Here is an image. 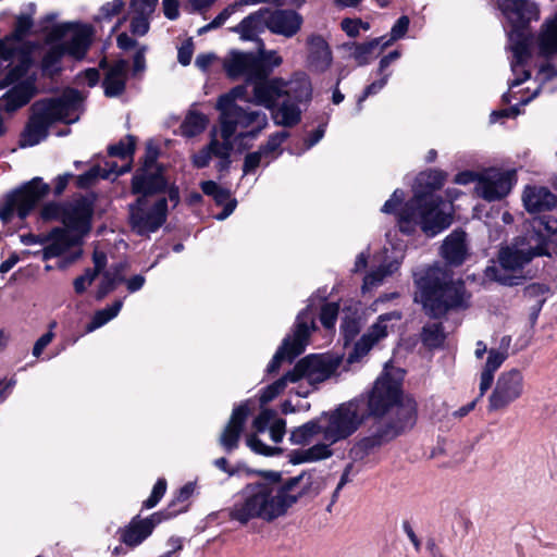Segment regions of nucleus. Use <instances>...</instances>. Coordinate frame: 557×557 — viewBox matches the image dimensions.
Listing matches in <instances>:
<instances>
[{"label": "nucleus", "instance_id": "4", "mask_svg": "<svg viewBox=\"0 0 557 557\" xmlns=\"http://www.w3.org/2000/svg\"><path fill=\"white\" fill-rule=\"evenodd\" d=\"M252 98V88L247 84L238 85L219 97L216 109L220 111L222 139L232 140L234 136L256 138L268 126V115L264 111L236 103L239 99L256 104Z\"/></svg>", "mask_w": 557, "mask_h": 557}, {"label": "nucleus", "instance_id": "14", "mask_svg": "<svg viewBox=\"0 0 557 557\" xmlns=\"http://www.w3.org/2000/svg\"><path fill=\"white\" fill-rule=\"evenodd\" d=\"M533 259L557 252V221L546 218L534 219L530 227L515 240Z\"/></svg>", "mask_w": 557, "mask_h": 557}, {"label": "nucleus", "instance_id": "1", "mask_svg": "<svg viewBox=\"0 0 557 557\" xmlns=\"http://www.w3.org/2000/svg\"><path fill=\"white\" fill-rule=\"evenodd\" d=\"M282 63V58L274 51L261 50L260 53L232 52L224 63L227 75L233 78L245 77V84L253 91L252 101L269 110L276 108L273 119L275 124L290 127L300 121L299 103L311 99L312 88L305 74H297L285 82L269 78L273 69Z\"/></svg>", "mask_w": 557, "mask_h": 557}, {"label": "nucleus", "instance_id": "41", "mask_svg": "<svg viewBox=\"0 0 557 557\" xmlns=\"http://www.w3.org/2000/svg\"><path fill=\"white\" fill-rule=\"evenodd\" d=\"M540 50L544 55L557 53V17L546 25L540 37Z\"/></svg>", "mask_w": 557, "mask_h": 557}, {"label": "nucleus", "instance_id": "61", "mask_svg": "<svg viewBox=\"0 0 557 557\" xmlns=\"http://www.w3.org/2000/svg\"><path fill=\"white\" fill-rule=\"evenodd\" d=\"M270 437L274 443L282 442L285 431H286V422L284 419L278 418L277 416L273 420L272 424L270 425Z\"/></svg>", "mask_w": 557, "mask_h": 557}, {"label": "nucleus", "instance_id": "39", "mask_svg": "<svg viewBox=\"0 0 557 557\" xmlns=\"http://www.w3.org/2000/svg\"><path fill=\"white\" fill-rule=\"evenodd\" d=\"M122 306H123L122 300H115L112 306L101 309V310H98L94 314L91 321L87 324V326H86L87 332H92V331L101 327L109 321H111L113 318H115L119 314Z\"/></svg>", "mask_w": 557, "mask_h": 557}, {"label": "nucleus", "instance_id": "46", "mask_svg": "<svg viewBox=\"0 0 557 557\" xmlns=\"http://www.w3.org/2000/svg\"><path fill=\"white\" fill-rule=\"evenodd\" d=\"M201 189L206 195L212 196L213 199L219 205H223L230 201V191L225 188L220 187L216 183L212 181L203 182L201 184Z\"/></svg>", "mask_w": 557, "mask_h": 557}, {"label": "nucleus", "instance_id": "63", "mask_svg": "<svg viewBox=\"0 0 557 557\" xmlns=\"http://www.w3.org/2000/svg\"><path fill=\"white\" fill-rule=\"evenodd\" d=\"M115 287H116V285L111 280V274H107L106 271H104L102 273L101 282H100V284L98 286V290H97V295H96L97 299L104 298L109 293L114 290Z\"/></svg>", "mask_w": 557, "mask_h": 557}, {"label": "nucleus", "instance_id": "6", "mask_svg": "<svg viewBox=\"0 0 557 557\" xmlns=\"http://www.w3.org/2000/svg\"><path fill=\"white\" fill-rule=\"evenodd\" d=\"M451 206L441 197L417 193L398 216V225L404 234H411L419 225L428 236H435L451 224Z\"/></svg>", "mask_w": 557, "mask_h": 557}, {"label": "nucleus", "instance_id": "13", "mask_svg": "<svg viewBox=\"0 0 557 557\" xmlns=\"http://www.w3.org/2000/svg\"><path fill=\"white\" fill-rule=\"evenodd\" d=\"M311 305L297 315L293 335L284 338L282 346L268 366V372H275L284 359L293 360L305 350L310 334L317 329Z\"/></svg>", "mask_w": 557, "mask_h": 557}, {"label": "nucleus", "instance_id": "53", "mask_svg": "<svg viewBox=\"0 0 557 557\" xmlns=\"http://www.w3.org/2000/svg\"><path fill=\"white\" fill-rule=\"evenodd\" d=\"M276 412L274 410L264 409L262 410L253 420L252 426L257 433H263L270 429L273 420L276 417Z\"/></svg>", "mask_w": 557, "mask_h": 557}, {"label": "nucleus", "instance_id": "58", "mask_svg": "<svg viewBox=\"0 0 557 557\" xmlns=\"http://www.w3.org/2000/svg\"><path fill=\"white\" fill-rule=\"evenodd\" d=\"M102 175V169L98 165L92 166L86 173L77 177L78 187L85 188L91 186Z\"/></svg>", "mask_w": 557, "mask_h": 557}, {"label": "nucleus", "instance_id": "25", "mask_svg": "<svg viewBox=\"0 0 557 557\" xmlns=\"http://www.w3.org/2000/svg\"><path fill=\"white\" fill-rule=\"evenodd\" d=\"M301 24L302 17L293 10L268 9V29L273 34L290 38L299 32Z\"/></svg>", "mask_w": 557, "mask_h": 557}, {"label": "nucleus", "instance_id": "26", "mask_svg": "<svg viewBox=\"0 0 557 557\" xmlns=\"http://www.w3.org/2000/svg\"><path fill=\"white\" fill-rule=\"evenodd\" d=\"M100 66L106 70L102 86L107 97H117L125 90L127 79L128 63L125 60H119L113 64H108L106 60L100 62Z\"/></svg>", "mask_w": 557, "mask_h": 557}, {"label": "nucleus", "instance_id": "15", "mask_svg": "<svg viewBox=\"0 0 557 557\" xmlns=\"http://www.w3.org/2000/svg\"><path fill=\"white\" fill-rule=\"evenodd\" d=\"M27 71L28 65L25 62H20L0 81V90L13 85V87L0 98V114L15 112L27 104L35 96L36 89L30 81L25 79L18 82L26 75Z\"/></svg>", "mask_w": 557, "mask_h": 557}, {"label": "nucleus", "instance_id": "29", "mask_svg": "<svg viewBox=\"0 0 557 557\" xmlns=\"http://www.w3.org/2000/svg\"><path fill=\"white\" fill-rule=\"evenodd\" d=\"M522 199L529 212L547 211L557 206V197L546 187H527Z\"/></svg>", "mask_w": 557, "mask_h": 557}, {"label": "nucleus", "instance_id": "49", "mask_svg": "<svg viewBox=\"0 0 557 557\" xmlns=\"http://www.w3.org/2000/svg\"><path fill=\"white\" fill-rule=\"evenodd\" d=\"M287 382H290V381H289V377H287V373H286L283 377L278 379L274 383L267 386L260 396L261 403L267 404V403L273 400L277 395H280L284 391V388L287 385Z\"/></svg>", "mask_w": 557, "mask_h": 557}, {"label": "nucleus", "instance_id": "16", "mask_svg": "<svg viewBox=\"0 0 557 557\" xmlns=\"http://www.w3.org/2000/svg\"><path fill=\"white\" fill-rule=\"evenodd\" d=\"M400 379H395L388 372L379 376L369 395L366 406L368 416L385 417L401 398Z\"/></svg>", "mask_w": 557, "mask_h": 557}, {"label": "nucleus", "instance_id": "59", "mask_svg": "<svg viewBox=\"0 0 557 557\" xmlns=\"http://www.w3.org/2000/svg\"><path fill=\"white\" fill-rule=\"evenodd\" d=\"M389 74H384L379 81L370 84L358 99V110H361V103L372 95L379 92L387 83Z\"/></svg>", "mask_w": 557, "mask_h": 557}, {"label": "nucleus", "instance_id": "55", "mask_svg": "<svg viewBox=\"0 0 557 557\" xmlns=\"http://www.w3.org/2000/svg\"><path fill=\"white\" fill-rule=\"evenodd\" d=\"M150 16L134 14L131 20V32L135 36H144L150 28Z\"/></svg>", "mask_w": 557, "mask_h": 557}, {"label": "nucleus", "instance_id": "3", "mask_svg": "<svg viewBox=\"0 0 557 557\" xmlns=\"http://www.w3.org/2000/svg\"><path fill=\"white\" fill-rule=\"evenodd\" d=\"M92 213V202L86 197H81L63 208L54 203L45 206L42 218L52 219L60 215L65 228L52 230L50 243L42 249V259L59 257L70 248L79 246L82 238L90 231Z\"/></svg>", "mask_w": 557, "mask_h": 557}, {"label": "nucleus", "instance_id": "62", "mask_svg": "<svg viewBox=\"0 0 557 557\" xmlns=\"http://www.w3.org/2000/svg\"><path fill=\"white\" fill-rule=\"evenodd\" d=\"M409 17L406 15L400 16L391 30V40H397L401 38L408 30L409 27Z\"/></svg>", "mask_w": 557, "mask_h": 557}, {"label": "nucleus", "instance_id": "51", "mask_svg": "<svg viewBox=\"0 0 557 557\" xmlns=\"http://www.w3.org/2000/svg\"><path fill=\"white\" fill-rule=\"evenodd\" d=\"M287 132H277L272 134L267 144L262 145L260 149L269 157L271 160L274 158L273 153L280 148V146L285 141L288 137Z\"/></svg>", "mask_w": 557, "mask_h": 557}, {"label": "nucleus", "instance_id": "10", "mask_svg": "<svg viewBox=\"0 0 557 557\" xmlns=\"http://www.w3.org/2000/svg\"><path fill=\"white\" fill-rule=\"evenodd\" d=\"M324 440L337 443L354 434L368 417L364 399H354L339 405L335 410L323 412Z\"/></svg>", "mask_w": 557, "mask_h": 557}, {"label": "nucleus", "instance_id": "12", "mask_svg": "<svg viewBox=\"0 0 557 557\" xmlns=\"http://www.w3.org/2000/svg\"><path fill=\"white\" fill-rule=\"evenodd\" d=\"M49 185L40 177H35L7 195L0 205V220L9 223L16 213L20 219H25L36 205L48 194Z\"/></svg>", "mask_w": 557, "mask_h": 557}, {"label": "nucleus", "instance_id": "50", "mask_svg": "<svg viewBox=\"0 0 557 557\" xmlns=\"http://www.w3.org/2000/svg\"><path fill=\"white\" fill-rule=\"evenodd\" d=\"M263 160L265 161V164H269L271 158H269L260 148L257 151L248 153L244 160V174L253 172L260 164H262Z\"/></svg>", "mask_w": 557, "mask_h": 557}, {"label": "nucleus", "instance_id": "56", "mask_svg": "<svg viewBox=\"0 0 557 557\" xmlns=\"http://www.w3.org/2000/svg\"><path fill=\"white\" fill-rule=\"evenodd\" d=\"M158 0H132L131 9L134 14L151 16L157 7Z\"/></svg>", "mask_w": 557, "mask_h": 557}, {"label": "nucleus", "instance_id": "36", "mask_svg": "<svg viewBox=\"0 0 557 557\" xmlns=\"http://www.w3.org/2000/svg\"><path fill=\"white\" fill-rule=\"evenodd\" d=\"M512 51L511 70L515 74L518 73L520 67H523L528 59L530 58L529 44L520 33H512L510 35Z\"/></svg>", "mask_w": 557, "mask_h": 557}, {"label": "nucleus", "instance_id": "31", "mask_svg": "<svg viewBox=\"0 0 557 557\" xmlns=\"http://www.w3.org/2000/svg\"><path fill=\"white\" fill-rule=\"evenodd\" d=\"M92 28L88 25L72 29L70 38L62 44L65 52L75 59H83L91 44Z\"/></svg>", "mask_w": 557, "mask_h": 557}, {"label": "nucleus", "instance_id": "47", "mask_svg": "<svg viewBox=\"0 0 557 557\" xmlns=\"http://www.w3.org/2000/svg\"><path fill=\"white\" fill-rule=\"evenodd\" d=\"M134 149H135V140L132 136H127L125 138V140H121L120 143L110 146L108 151L111 157H119L121 159H126L133 154Z\"/></svg>", "mask_w": 557, "mask_h": 557}, {"label": "nucleus", "instance_id": "52", "mask_svg": "<svg viewBox=\"0 0 557 557\" xmlns=\"http://www.w3.org/2000/svg\"><path fill=\"white\" fill-rule=\"evenodd\" d=\"M507 358V352L498 351L496 349L488 350L487 360L482 371L493 374L500 368Z\"/></svg>", "mask_w": 557, "mask_h": 557}, {"label": "nucleus", "instance_id": "28", "mask_svg": "<svg viewBox=\"0 0 557 557\" xmlns=\"http://www.w3.org/2000/svg\"><path fill=\"white\" fill-rule=\"evenodd\" d=\"M308 61L310 66L317 72H325L332 64V52L320 35H311L308 38Z\"/></svg>", "mask_w": 557, "mask_h": 557}, {"label": "nucleus", "instance_id": "2", "mask_svg": "<svg viewBox=\"0 0 557 557\" xmlns=\"http://www.w3.org/2000/svg\"><path fill=\"white\" fill-rule=\"evenodd\" d=\"M327 485V478L314 471L281 481L272 472L268 481L247 484L226 509L231 520L247 524L252 519L272 521L283 516L299 498L315 497Z\"/></svg>", "mask_w": 557, "mask_h": 557}, {"label": "nucleus", "instance_id": "18", "mask_svg": "<svg viewBox=\"0 0 557 557\" xmlns=\"http://www.w3.org/2000/svg\"><path fill=\"white\" fill-rule=\"evenodd\" d=\"M516 180L515 170L485 169L479 173L474 190L486 201H499L510 193Z\"/></svg>", "mask_w": 557, "mask_h": 557}, {"label": "nucleus", "instance_id": "22", "mask_svg": "<svg viewBox=\"0 0 557 557\" xmlns=\"http://www.w3.org/2000/svg\"><path fill=\"white\" fill-rule=\"evenodd\" d=\"M497 5L513 27L524 26L539 18V9L531 0H498Z\"/></svg>", "mask_w": 557, "mask_h": 557}, {"label": "nucleus", "instance_id": "64", "mask_svg": "<svg viewBox=\"0 0 557 557\" xmlns=\"http://www.w3.org/2000/svg\"><path fill=\"white\" fill-rule=\"evenodd\" d=\"M405 194L400 189H396L392 197L385 201L382 207V212L392 213L396 210L397 206L404 200Z\"/></svg>", "mask_w": 557, "mask_h": 557}, {"label": "nucleus", "instance_id": "17", "mask_svg": "<svg viewBox=\"0 0 557 557\" xmlns=\"http://www.w3.org/2000/svg\"><path fill=\"white\" fill-rule=\"evenodd\" d=\"M339 363L338 358L331 356H307L299 360L292 371L287 372V377L290 382L306 380L310 385H315L333 375Z\"/></svg>", "mask_w": 557, "mask_h": 557}, {"label": "nucleus", "instance_id": "5", "mask_svg": "<svg viewBox=\"0 0 557 557\" xmlns=\"http://www.w3.org/2000/svg\"><path fill=\"white\" fill-rule=\"evenodd\" d=\"M82 95L69 89L57 98L38 100L33 103L32 114L20 139L21 147H33L47 138L49 127L57 122L73 123L82 102Z\"/></svg>", "mask_w": 557, "mask_h": 557}, {"label": "nucleus", "instance_id": "21", "mask_svg": "<svg viewBox=\"0 0 557 557\" xmlns=\"http://www.w3.org/2000/svg\"><path fill=\"white\" fill-rule=\"evenodd\" d=\"M171 517L172 513H164L162 511L154 512L146 519H139L138 517H135L122 531L121 539L127 546L135 547L143 543L162 520L169 519Z\"/></svg>", "mask_w": 557, "mask_h": 557}, {"label": "nucleus", "instance_id": "7", "mask_svg": "<svg viewBox=\"0 0 557 557\" xmlns=\"http://www.w3.org/2000/svg\"><path fill=\"white\" fill-rule=\"evenodd\" d=\"M421 302L425 313L434 319L444 317L450 310L468 307L465 284L453 281L440 269L429 270L418 282Z\"/></svg>", "mask_w": 557, "mask_h": 557}, {"label": "nucleus", "instance_id": "45", "mask_svg": "<svg viewBox=\"0 0 557 557\" xmlns=\"http://www.w3.org/2000/svg\"><path fill=\"white\" fill-rule=\"evenodd\" d=\"M339 306L336 302H326L321 307L320 321L326 330H333L337 321Z\"/></svg>", "mask_w": 557, "mask_h": 557}, {"label": "nucleus", "instance_id": "27", "mask_svg": "<svg viewBox=\"0 0 557 557\" xmlns=\"http://www.w3.org/2000/svg\"><path fill=\"white\" fill-rule=\"evenodd\" d=\"M468 255L467 234L461 230H455L442 245V256L450 265H460Z\"/></svg>", "mask_w": 557, "mask_h": 557}, {"label": "nucleus", "instance_id": "33", "mask_svg": "<svg viewBox=\"0 0 557 557\" xmlns=\"http://www.w3.org/2000/svg\"><path fill=\"white\" fill-rule=\"evenodd\" d=\"M333 444L334 443H330L323 440V442L318 443L307 449L293 451L290 455V460L293 463L297 465L327 459L333 455V450L331 448Z\"/></svg>", "mask_w": 557, "mask_h": 557}, {"label": "nucleus", "instance_id": "24", "mask_svg": "<svg viewBox=\"0 0 557 557\" xmlns=\"http://www.w3.org/2000/svg\"><path fill=\"white\" fill-rule=\"evenodd\" d=\"M401 317V312L397 310L381 314L377 321L356 343V354L358 356L366 355L375 343L387 336L389 329L387 323L391 321H399Z\"/></svg>", "mask_w": 557, "mask_h": 557}, {"label": "nucleus", "instance_id": "20", "mask_svg": "<svg viewBox=\"0 0 557 557\" xmlns=\"http://www.w3.org/2000/svg\"><path fill=\"white\" fill-rule=\"evenodd\" d=\"M523 393V376L518 370H510L499 375L490 396V409L500 410L520 398Z\"/></svg>", "mask_w": 557, "mask_h": 557}, {"label": "nucleus", "instance_id": "9", "mask_svg": "<svg viewBox=\"0 0 557 557\" xmlns=\"http://www.w3.org/2000/svg\"><path fill=\"white\" fill-rule=\"evenodd\" d=\"M416 401L408 396H401L395 407L372 426L369 436L363 437L358 446L369 451L389 442L406 429L412 428L416 422Z\"/></svg>", "mask_w": 557, "mask_h": 557}, {"label": "nucleus", "instance_id": "57", "mask_svg": "<svg viewBox=\"0 0 557 557\" xmlns=\"http://www.w3.org/2000/svg\"><path fill=\"white\" fill-rule=\"evenodd\" d=\"M33 27V20L28 15H21L16 18L14 37L18 40L25 38Z\"/></svg>", "mask_w": 557, "mask_h": 557}, {"label": "nucleus", "instance_id": "8", "mask_svg": "<svg viewBox=\"0 0 557 557\" xmlns=\"http://www.w3.org/2000/svg\"><path fill=\"white\" fill-rule=\"evenodd\" d=\"M168 198L163 191H132L138 195L135 202L128 205V220L132 231L144 236L158 231L166 221L168 201L176 207L180 193L176 187H170Z\"/></svg>", "mask_w": 557, "mask_h": 557}, {"label": "nucleus", "instance_id": "37", "mask_svg": "<svg viewBox=\"0 0 557 557\" xmlns=\"http://www.w3.org/2000/svg\"><path fill=\"white\" fill-rule=\"evenodd\" d=\"M208 124L205 114L198 111H189L181 124V133L185 137H194L202 133Z\"/></svg>", "mask_w": 557, "mask_h": 557}, {"label": "nucleus", "instance_id": "19", "mask_svg": "<svg viewBox=\"0 0 557 557\" xmlns=\"http://www.w3.org/2000/svg\"><path fill=\"white\" fill-rule=\"evenodd\" d=\"M157 149L149 146L144 165L136 171L132 178V191H166L168 182L157 164Z\"/></svg>", "mask_w": 557, "mask_h": 557}, {"label": "nucleus", "instance_id": "48", "mask_svg": "<svg viewBox=\"0 0 557 557\" xmlns=\"http://www.w3.org/2000/svg\"><path fill=\"white\" fill-rule=\"evenodd\" d=\"M233 141L230 139H222V147L215 151V158L219 159L216 169L220 172L227 171L231 164V153L233 151Z\"/></svg>", "mask_w": 557, "mask_h": 557}, {"label": "nucleus", "instance_id": "54", "mask_svg": "<svg viewBox=\"0 0 557 557\" xmlns=\"http://www.w3.org/2000/svg\"><path fill=\"white\" fill-rule=\"evenodd\" d=\"M246 442L251 450L263 456H274L281 453L280 448L271 447L262 443V441L259 440L257 435L248 436Z\"/></svg>", "mask_w": 557, "mask_h": 557}, {"label": "nucleus", "instance_id": "11", "mask_svg": "<svg viewBox=\"0 0 557 557\" xmlns=\"http://www.w3.org/2000/svg\"><path fill=\"white\" fill-rule=\"evenodd\" d=\"M531 261L530 255L513 242L499 250L498 265L487 268L486 275L504 286L522 285L528 278L523 268Z\"/></svg>", "mask_w": 557, "mask_h": 557}, {"label": "nucleus", "instance_id": "23", "mask_svg": "<svg viewBox=\"0 0 557 557\" xmlns=\"http://www.w3.org/2000/svg\"><path fill=\"white\" fill-rule=\"evenodd\" d=\"M248 416L247 404L238 405L233 409L231 418L219 437V444L226 453H232L238 447Z\"/></svg>", "mask_w": 557, "mask_h": 557}, {"label": "nucleus", "instance_id": "38", "mask_svg": "<svg viewBox=\"0 0 557 557\" xmlns=\"http://www.w3.org/2000/svg\"><path fill=\"white\" fill-rule=\"evenodd\" d=\"M421 341L430 349L441 347L445 341L442 323L433 322L425 324L421 332Z\"/></svg>", "mask_w": 557, "mask_h": 557}, {"label": "nucleus", "instance_id": "42", "mask_svg": "<svg viewBox=\"0 0 557 557\" xmlns=\"http://www.w3.org/2000/svg\"><path fill=\"white\" fill-rule=\"evenodd\" d=\"M446 181V174L440 170H429L420 173L417 178L418 184L432 193L441 189Z\"/></svg>", "mask_w": 557, "mask_h": 557}, {"label": "nucleus", "instance_id": "40", "mask_svg": "<svg viewBox=\"0 0 557 557\" xmlns=\"http://www.w3.org/2000/svg\"><path fill=\"white\" fill-rule=\"evenodd\" d=\"M221 147L222 141L216 138V132L213 131L210 143L193 156V164L198 169L208 166L212 157H215V151Z\"/></svg>", "mask_w": 557, "mask_h": 557}, {"label": "nucleus", "instance_id": "43", "mask_svg": "<svg viewBox=\"0 0 557 557\" xmlns=\"http://www.w3.org/2000/svg\"><path fill=\"white\" fill-rule=\"evenodd\" d=\"M399 268V263L397 261H391L386 264L380 265L376 270L371 271L364 277V285L373 286L383 281L384 277L392 275Z\"/></svg>", "mask_w": 557, "mask_h": 557}, {"label": "nucleus", "instance_id": "32", "mask_svg": "<svg viewBox=\"0 0 557 557\" xmlns=\"http://www.w3.org/2000/svg\"><path fill=\"white\" fill-rule=\"evenodd\" d=\"M284 0H237L234 3L223 9L209 24L198 29V35H203L210 30L221 27L232 14L237 12L245 5L258 4V3H276L281 4Z\"/></svg>", "mask_w": 557, "mask_h": 557}, {"label": "nucleus", "instance_id": "60", "mask_svg": "<svg viewBox=\"0 0 557 557\" xmlns=\"http://www.w3.org/2000/svg\"><path fill=\"white\" fill-rule=\"evenodd\" d=\"M97 272H92L91 269H87L85 273L74 280V289L77 294H82L86 288L92 284L97 277Z\"/></svg>", "mask_w": 557, "mask_h": 557}, {"label": "nucleus", "instance_id": "30", "mask_svg": "<svg viewBox=\"0 0 557 557\" xmlns=\"http://www.w3.org/2000/svg\"><path fill=\"white\" fill-rule=\"evenodd\" d=\"M265 28H268V9L261 8L246 16L232 30L239 34L244 40H255Z\"/></svg>", "mask_w": 557, "mask_h": 557}, {"label": "nucleus", "instance_id": "35", "mask_svg": "<svg viewBox=\"0 0 557 557\" xmlns=\"http://www.w3.org/2000/svg\"><path fill=\"white\" fill-rule=\"evenodd\" d=\"M383 38H375L364 44H351L347 46L350 57L355 59L358 65L370 63L381 51L380 45Z\"/></svg>", "mask_w": 557, "mask_h": 557}, {"label": "nucleus", "instance_id": "34", "mask_svg": "<svg viewBox=\"0 0 557 557\" xmlns=\"http://www.w3.org/2000/svg\"><path fill=\"white\" fill-rule=\"evenodd\" d=\"M324 420L321 414L319 418L308 421L307 423L294 429L290 433V441L296 445H305L312 441L319 434L324 437Z\"/></svg>", "mask_w": 557, "mask_h": 557}, {"label": "nucleus", "instance_id": "44", "mask_svg": "<svg viewBox=\"0 0 557 557\" xmlns=\"http://www.w3.org/2000/svg\"><path fill=\"white\" fill-rule=\"evenodd\" d=\"M64 54H66V52L62 44L50 47L42 58L44 71L49 73L55 72Z\"/></svg>", "mask_w": 557, "mask_h": 557}]
</instances>
